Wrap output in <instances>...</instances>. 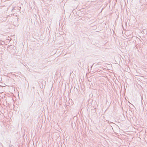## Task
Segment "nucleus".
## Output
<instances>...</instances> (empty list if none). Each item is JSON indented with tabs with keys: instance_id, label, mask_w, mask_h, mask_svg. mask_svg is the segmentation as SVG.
<instances>
[{
	"instance_id": "obj_1",
	"label": "nucleus",
	"mask_w": 147,
	"mask_h": 147,
	"mask_svg": "<svg viewBox=\"0 0 147 147\" xmlns=\"http://www.w3.org/2000/svg\"><path fill=\"white\" fill-rule=\"evenodd\" d=\"M9 147H11V146H9Z\"/></svg>"
}]
</instances>
